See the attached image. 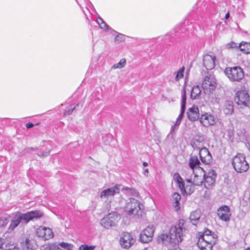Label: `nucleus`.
Listing matches in <instances>:
<instances>
[{"mask_svg": "<svg viewBox=\"0 0 250 250\" xmlns=\"http://www.w3.org/2000/svg\"><path fill=\"white\" fill-rule=\"evenodd\" d=\"M180 199L181 195L178 193L175 192L172 194L171 201L174 210L176 211H178L180 208L179 205V201Z\"/></svg>", "mask_w": 250, "mask_h": 250, "instance_id": "nucleus-23", "label": "nucleus"}, {"mask_svg": "<svg viewBox=\"0 0 250 250\" xmlns=\"http://www.w3.org/2000/svg\"><path fill=\"white\" fill-rule=\"evenodd\" d=\"M121 218L120 214L116 212H111L101 219L100 224L105 229H109L116 227Z\"/></svg>", "mask_w": 250, "mask_h": 250, "instance_id": "nucleus-6", "label": "nucleus"}, {"mask_svg": "<svg viewBox=\"0 0 250 250\" xmlns=\"http://www.w3.org/2000/svg\"><path fill=\"white\" fill-rule=\"evenodd\" d=\"M199 120L201 124L205 127L212 126L217 122V119L210 112H204L202 113Z\"/></svg>", "mask_w": 250, "mask_h": 250, "instance_id": "nucleus-10", "label": "nucleus"}, {"mask_svg": "<svg viewBox=\"0 0 250 250\" xmlns=\"http://www.w3.org/2000/svg\"><path fill=\"white\" fill-rule=\"evenodd\" d=\"M215 57L214 56L206 54L204 56L203 63L204 67L207 70L213 69L215 65Z\"/></svg>", "mask_w": 250, "mask_h": 250, "instance_id": "nucleus-18", "label": "nucleus"}, {"mask_svg": "<svg viewBox=\"0 0 250 250\" xmlns=\"http://www.w3.org/2000/svg\"><path fill=\"white\" fill-rule=\"evenodd\" d=\"M187 232L186 221L180 219L175 225L170 227L168 234H161L158 237V241L164 244L171 243L178 245L183 241Z\"/></svg>", "mask_w": 250, "mask_h": 250, "instance_id": "nucleus-1", "label": "nucleus"}, {"mask_svg": "<svg viewBox=\"0 0 250 250\" xmlns=\"http://www.w3.org/2000/svg\"><path fill=\"white\" fill-rule=\"evenodd\" d=\"M143 165L145 167H147L148 166V163H146V162H143Z\"/></svg>", "mask_w": 250, "mask_h": 250, "instance_id": "nucleus-49", "label": "nucleus"}, {"mask_svg": "<svg viewBox=\"0 0 250 250\" xmlns=\"http://www.w3.org/2000/svg\"><path fill=\"white\" fill-rule=\"evenodd\" d=\"M5 245H4V240L3 238H0V250H5Z\"/></svg>", "mask_w": 250, "mask_h": 250, "instance_id": "nucleus-42", "label": "nucleus"}, {"mask_svg": "<svg viewBox=\"0 0 250 250\" xmlns=\"http://www.w3.org/2000/svg\"><path fill=\"white\" fill-rule=\"evenodd\" d=\"M225 73L231 82H240L244 77L243 69L239 66L227 67L225 70Z\"/></svg>", "mask_w": 250, "mask_h": 250, "instance_id": "nucleus-7", "label": "nucleus"}, {"mask_svg": "<svg viewBox=\"0 0 250 250\" xmlns=\"http://www.w3.org/2000/svg\"><path fill=\"white\" fill-rule=\"evenodd\" d=\"M43 215V213L40 210H34L22 213L16 212L10 220L8 227V231H12L22 222L27 224L30 221L34 219H39Z\"/></svg>", "mask_w": 250, "mask_h": 250, "instance_id": "nucleus-3", "label": "nucleus"}, {"mask_svg": "<svg viewBox=\"0 0 250 250\" xmlns=\"http://www.w3.org/2000/svg\"><path fill=\"white\" fill-rule=\"evenodd\" d=\"M179 125L180 124L178 123H175V124L171 126L169 134H171L172 137H173V134L178 130Z\"/></svg>", "mask_w": 250, "mask_h": 250, "instance_id": "nucleus-37", "label": "nucleus"}, {"mask_svg": "<svg viewBox=\"0 0 250 250\" xmlns=\"http://www.w3.org/2000/svg\"><path fill=\"white\" fill-rule=\"evenodd\" d=\"M5 250H19V249L15 244H9L5 245Z\"/></svg>", "mask_w": 250, "mask_h": 250, "instance_id": "nucleus-39", "label": "nucleus"}, {"mask_svg": "<svg viewBox=\"0 0 250 250\" xmlns=\"http://www.w3.org/2000/svg\"><path fill=\"white\" fill-rule=\"evenodd\" d=\"M216 242V239H212L211 237L198 238L197 245L201 250H212V247Z\"/></svg>", "mask_w": 250, "mask_h": 250, "instance_id": "nucleus-14", "label": "nucleus"}, {"mask_svg": "<svg viewBox=\"0 0 250 250\" xmlns=\"http://www.w3.org/2000/svg\"><path fill=\"white\" fill-rule=\"evenodd\" d=\"M34 126V125L31 123H28L26 124V127L27 128H30Z\"/></svg>", "mask_w": 250, "mask_h": 250, "instance_id": "nucleus-47", "label": "nucleus"}, {"mask_svg": "<svg viewBox=\"0 0 250 250\" xmlns=\"http://www.w3.org/2000/svg\"><path fill=\"white\" fill-rule=\"evenodd\" d=\"M188 117L189 120L194 121L200 118L199 108L196 105H193L188 109L187 112Z\"/></svg>", "mask_w": 250, "mask_h": 250, "instance_id": "nucleus-21", "label": "nucleus"}, {"mask_svg": "<svg viewBox=\"0 0 250 250\" xmlns=\"http://www.w3.org/2000/svg\"><path fill=\"white\" fill-rule=\"evenodd\" d=\"M124 190L126 191L128 193H130V194L135 195L136 193H137L135 190L129 188H124Z\"/></svg>", "mask_w": 250, "mask_h": 250, "instance_id": "nucleus-41", "label": "nucleus"}, {"mask_svg": "<svg viewBox=\"0 0 250 250\" xmlns=\"http://www.w3.org/2000/svg\"><path fill=\"white\" fill-rule=\"evenodd\" d=\"M238 46L237 44L233 42H231L226 44V48L228 49L236 48Z\"/></svg>", "mask_w": 250, "mask_h": 250, "instance_id": "nucleus-40", "label": "nucleus"}, {"mask_svg": "<svg viewBox=\"0 0 250 250\" xmlns=\"http://www.w3.org/2000/svg\"><path fill=\"white\" fill-rule=\"evenodd\" d=\"M42 250H64L60 248L58 245L55 244H50L43 245Z\"/></svg>", "mask_w": 250, "mask_h": 250, "instance_id": "nucleus-29", "label": "nucleus"}, {"mask_svg": "<svg viewBox=\"0 0 250 250\" xmlns=\"http://www.w3.org/2000/svg\"><path fill=\"white\" fill-rule=\"evenodd\" d=\"M36 234L40 237L45 240H48L53 237L54 233L52 230L47 227L40 226L36 231Z\"/></svg>", "mask_w": 250, "mask_h": 250, "instance_id": "nucleus-17", "label": "nucleus"}, {"mask_svg": "<svg viewBox=\"0 0 250 250\" xmlns=\"http://www.w3.org/2000/svg\"><path fill=\"white\" fill-rule=\"evenodd\" d=\"M143 174L147 177L148 175V168H144L143 172Z\"/></svg>", "mask_w": 250, "mask_h": 250, "instance_id": "nucleus-46", "label": "nucleus"}, {"mask_svg": "<svg viewBox=\"0 0 250 250\" xmlns=\"http://www.w3.org/2000/svg\"><path fill=\"white\" fill-rule=\"evenodd\" d=\"M216 80L212 75L206 76L202 83V88L204 93L206 94H210L212 93L216 87Z\"/></svg>", "mask_w": 250, "mask_h": 250, "instance_id": "nucleus-8", "label": "nucleus"}, {"mask_svg": "<svg viewBox=\"0 0 250 250\" xmlns=\"http://www.w3.org/2000/svg\"><path fill=\"white\" fill-rule=\"evenodd\" d=\"M49 154V152H47L45 154H42L41 156L44 157L46 156Z\"/></svg>", "mask_w": 250, "mask_h": 250, "instance_id": "nucleus-48", "label": "nucleus"}, {"mask_svg": "<svg viewBox=\"0 0 250 250\" xmlns=\"http://www.w3.org/2000/svg\"><path fill=\"white\" fill-rule=\"evenodd\" d=\"M67 250H71L70 248H69V249H68Z\"/></svg>", "mask_w": 250, "mask_h": 250, "instance_id": "nucleus-53", "label": "nucleus"}, {"mask_svg": "<svg viewBox=\"0 0 250 250\" xmlns=\"http://www.w3.org/2000/svg\"><path fill=\"white\" fill-rule=\"evenodd\" d=\"M9 216L0 217V229L5 228L9 222Z\"/></svg>", "mask_w": 250, "mask_h": 250, "instance_id": "nucleus-34", "label": "nucleus"}, {"mask_svg": "<svg viewBox=\"0 0 250 250\" xmlns=\"http://www.w3.org/2000/svg\"><path fill=\"white\" fill-rule=\"evenodd\" d=\"M142 250H149L148 248H145L144 249Z\"/></svg>", "mask_w": 250, "mask_h": 250, "instance_id": "nucleus-51", "label": "nucleus"}, {"mask_svg": "<svg viewBox=\"0 0 250 250\" xmlns=\"http://www.w3.org/2000/svg\"><path fill=\"white\" fill-rule=\"evenodd\" d=\"M33 248L31 241L26 239L22 244V250H32Z\"/></svg>", "mask_w": 250, "mask_h": 250, "instance_id": "nucleus-33", "label": "nucleus"}, {"mask_svg": "<svg viewBox=\"0 0 250 250\" xmlns=\"http://www.w3.org/2000/svg\"><path fill=\"white\" fill-rule=\"evenodd\" d=\"M184 70V67H182L181 68H180L177 72H175V80L176 81H178L180 79H182L183 77Z\"/></svg>", "mask_w": 250, "mask_h": 250, "instance_id": "nucleus-35", "label": "nucleus"}, {"mask_svg": "<svg viewBox=\"0 0 250 250\" xmlns=\"http://www.w3.org/2000/svg\"><path fill=\"white\" fill-rule=\"evenodd\" d=\"M186 91L185 88L183 89L182 92V99H181V112L180 114L178 116L175 123L180 124L182 119L183 117L184 113L185 112L186 104Z\"/></svg>", "mask_w": 250, "mask_h": 250, "instance_id": "nucleus-20", "label": "nucleus"}, {"mask_svg": "<svg viewBox=\"0 0 250 250\" xmlns=\"http://www.w3.org/2000/svg\"><path fill=\"white\" fill-rule=\"evenodd\" d=\"M200 162L197 156H192L189 160V165L191 172L195 171L197 167H201L199 166Z\"/></svg>", "mask_w": 250, "mask_h": 250, "instance_id": "nucleus-25", "label": "nucleus"}, {"mask_svg": "<svg viewBox=\"0 0 250 250\" xmlns=\"http://www.w3.org/2000/svg\"><path fill=\"white\" fill-rule=\"evenodd\" d=\"M154 227L153 225L148 226L140 233V239L143 243H148L151 241L153 236Z\"/></svg>", "mask_w": 250, "mask_h": 250, "instance_id": "nucleus-15", "label": "nucleus"}, {"mask_svg": "<svg viewBox=\"0 0 250 250\" xmlns=\"http://www.w3.org/2000/svg\"><path fill=\"white\" fill-rule=\"evenodd\" d=\"M143 205L134 198L126 200L124 211L129 216L140 218L142 216Z\"/></svg>", "mask_w": 250, "mask_h": 250, "instance_id": "nucleus-4", "label": "nucleus"}, {"mask_svg": "<svg viewBox=\"0 0 250 250\" xmlns=\"http://www.w3.org/2000/svg\"><path fill=\"white\" fill-rule=\"evenodd\" d=\"M209 238L211 237L212 239H217L216 235L211 234V231L209 229H206L204 233L200 235L199 238H202L203 239H205V237Z\"/></svg>", "mask_w": 250, "mask_h": 250, "instance_id": "nucleus-31", "label": "nucleus"}, {"mask_svg": "<svg viewBox=\"0 0 250 250\" xmlns=\"http://www.w3.org/2000/svg\"><path fill=\"white\" fill-rule=\"evenodd\" d=\"M74 109V107H71L64 112V115H70Z\"/></svg>", "mask_w": 250, "mask_h": 250, "instance_id": "nucleus-44", "label": "nucleus"}, {"mask_svg": "<svg viewBox=\"0 0 250 250\" xmlns=\"http://www.w3.org/2000/svg\"><path fill=\"white\" fill-rule=\"evenodd\" d=\"M125 36L121 33H118L115 37L114 42L116 43H121L125 41Z\"/></svg>", "mask_w": 250, "mask_h": 250, "instance_id": "nucleus-36", "label": "nucleus"}, {"mask_svg": "<svg viewBox=\"0 0 250 250\" xmlns=\"http://www.w3.org/2000/svg\"><path fill=\"white\" fill-rule=\"evenodd\" d=\"M234 100L238 105L245 106L248 105L250 96L245 87H242L240 90L237 92Z\"/></svg>", "mask_w": 250, "mask_h": 250, "instance_id": "nucleus-9", "label": "nucleus"}, {"mask_svg": "<svg viewBox=\"0 0 250 250\" xmlns=\"http://www.w3.org/2000/svg\"><path fill=\"white\" fill-rule=\"evenodd\" d=\"M94 246H88L87 245H82L80 246L79 250H94L95 249Z\"/></svg>", "mask_w": 250, "mask_h": 250, "instance_id": "nucleus-38", "label": "nucleus"}, {"mask_svg": "<svg viewBox=\"0 0 250 250\" xmlns=\"http://www.w3.org/2000/svg\"><path fill=\"white\" fill-rule=\"evenodd\" d=\"M97 22L101 29L104 31H108L109 30V26L106 24L102 18H98Z\"/></svg>", "mask_w": 250, "mask_h": 250, "instance_id": "nucleus-32", "label": "nucleus"}, {"mask_svg": "<svg viewBox=\"0 0 250 250\" xmlns=\"http://www.w3.org/2000/svg\"><path fill=\"white\" fill-rule=\"evenodd\" d=\"M199 155L202 163L209 164L212 161V156L206 147L202 148L199 150Z\"/></svg>", "mask_w": 250, "mask_h": 250, "instance_id": "nucleus-19", "label": "nucleus"}, {"mask_svg": "<svg viewBox=\"0 0 250 250\" xmlns=\"http://www.w3.org/2000/svg\"><path fill=\"white\" fill-rule=\"evenodd\" d=\"M201 94V90L199 85L194 86L191 90L190 97L192 99L198 98Z\"/></svg>", "mask_w": 250, "mask_h": 250, "instance_id": "nucleus-27", "label": "nucleus"}, {"mask_svg": "<svg viewBox=\"0 0 250 250\" xmlns=\"http://www.w3.org/2000/svg\"><path fill=\"white\" fill-rule=\"evenodd\" d=\"M192 172V174L190 178L187 179V183L190 185H187L186 187L179 174L175 173L174 175V179L182 192L189 194L193 192L194 186H199L203 184L205 170L202 167H197L195 171Z\"/></svg>", "mask_w": 250, "mask_h": 250, "instance_id": "nucleus-2", "label": "nucleus"}, {"mask_svg": "<svg viewBox=\"0 0 250 250\" xmlns=\"http://www.w3.org/2000/svg\"><path fill=\"white\" fill-rule=\"evenodd\" d=\"M120 187V185H116L111 188L104 189L100 193V198L102 200H108L110 197L119 193Z\"/></svg>", "mask_w": 250, "mask_h": 250, "instance_id": "nucleus-12", "label": "nucleus"}, {"mask_svg": "<svg viewBox=\"0 0 250 250\" xmlns=\"http://www.w3.org/2000/svg\"><path fill=\"white\" fill-rule=\"evenodd\" d=\"M60 246H61L62 248L67 249V250H68V249L70 248L72 246V245H71L70 244L64 242L60 243Z\"/></svg>", "mask_w": 250, "mask_h": 250, "instance_id": "nucleus-43", "label": "nucleus"}, {"mask_svg": "<svg viewBox=\"0 0 250 250\" xmlns=\"http://www.w3.org/2000/svg\"><path fill=\"white\" fill-rule=\"evenodd\" d=\"M126 63V60L125 58H123L120 60L119 62L113 65L111 68L112 69H121L125 66Z\"/></svg>", "mask_w": 250, "mask_h": 250, "instance_id": "nucleus-30", "label": "nucleus"}, {"mask_svg": "<svg viewBox=\"0 0 250 250\" xmlns=\"http://www.w3.org/2000/svg\"><path fill=\"white\" fill-rule=\"evenodd\" d=\"M229 13L228 12V13H227L226 14V16H225V18H226V19H228V18H229Z\"/></svg>", "mask_w": 250, "mask_h": 250, "instance_id": "nucleus-50", "label": "nucleus"}, {"mask_svg": "<svg viewBox=\"0 0 250 250\" xmlns=\"http://www.w3.org/2000/svg\"><path fill=\"white\" fill-rule=\"evenodd\" d=\"M217 215L221 221L229 222L231 217L229 208L226 205H223L219 207L217 210Z\"/></svg>", "mask_w": 250, "mask_h": 250, "instance_id": "nucleus-13", "label": "nucleus"}, {"mask_svg": "<svg viewBox=\"0 0 250 250\" xmlns=\"http://www.w3.org/2000/svg\"><path fill=\"white\" fill-rule=\"evenodd\" d=\"M238 47L240 50L245 54L250 53V43L248 42H242Z\"/></svg>", "mask_w": 250, "mask_h": 250, "instance_id": "nucleus-28", "label": "nucleus"}, {"mask_svg": "<svg viewBox=\"0 0 250 250\" xmlns=\"http://www.w3.org/2000/svg\"><path fill=\"white\" fill-rule=\"evenodd\" d=\"M192 147L194 149L200 150L204 146V137L203 135L196 136L193 139L191 143Z\"/></svg>", "mask_w": 250, "mask_h": 250, "instance_id": "nucleus-22", "label": "nucleus"}, {"mask_svg": "<svg viewBox=\"0 0 250 250\" xmlns=\"http://www.w3.org/2000/svg\"><path fill=\"white\" fill-rule=\"evenodd\" d=\"M201 217V212L199 210L192 211L190 213L189 219L191 223L194 225H196L199 222Z\"/></svg>", "mask_w": 250, "mask_h": 250, "instance_id": "nucleus-24", "label": "nucleus"}, {"mask_svg": "<svg viewBox=\"0 0 250 250\" xmlns=\"http://www.w3.org/2000/svg\"><path fill=\"white\" fill-rule=\"evenodd\" d=\"M223 112L226 115H230L233 112V105L231 101H227L224 105Z\"/></svg>", "mask_w": 250, "mask_h": 250, "instance_id": "nucleus-26", "label": "nucleus"}, {"mask_svg": "<svg viewBox=\"0 0 250 250\" xmlns=\"http://www.w3.org/2000/svg\"><path fill=\"white\" fill-rule=\"evenodd\" d=\"M245 250H250V248H247V249H246Z\"/></svg>", "mask_w": 250, "mask_h": 250, "instance_id": "nucleus-52", "label": "nucleus"}, {"mask_svg": "<svg viewBox=\"0 0 250 250\" xmlns=\"http://www.w3.org/2000/svg\"><path fill=\"white\" fill-rule=\"evenodd\" d=\"M231 164L237 173L245 172L249 168V165L246 160L245 156L241 153H237L232 158Z\"/></svg>", "mask_w": 250, "mask_h": 250, "instance_id": "nucleus-5", "label": "nucleus"}, {"mask_svg": "<svg viewBox=\"0 0 250 250\" xmlns=\"http://www.w3.org/2000/svg\"><path fill=\"white\" fill-rule=\"evenodd\" d=\"M135 241V238L128 232H124L121 235L120 244L123 248H129L134 243Z\"/></svg>", "mask_w": 250, "mask_h": 250, "instance_id": "nucleus-11", "label": "nucleus"}, {"mask_svg": "<svg viewBox=\"0 0 250 250\" xmlns=\"http://www.w3.org/2000/svg\"><path fill=\"white\" fill-rule=\"evenodd\" d=\"M246 145L247 147L249 148V149L250 150V135L248 136L246 140Z\"/></svg>", "mask_w": 250, "mask_h": 250, "instance_id": "nucleus-45", "label": "nucleus"}, {"mask_svg": "<svg viewBox=\"0 0 250 250\" xmlns=\"http://www.w3.org/2000/svg\"><path fill=\"white\" fill-rule=\"evenodd\" d=\"M216 174L213 169H209L208 172L205 171L204 175V186L207 188L212 187L215 182Z\"/></svg>", "mask_w": 250, "mask_h": 250, "instance_id": "nucleus-16", "label": "nucleus"}]
</instances>
